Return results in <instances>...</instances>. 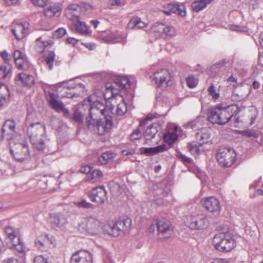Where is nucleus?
<instances>
[{
	"instance_id": "63",
	"label": "nucleus",
	"mask_w": 263,
	"mask_h": 263,
	"mask_svg": "<svg viewBox=\"0 0 263 263\" xmlns=\"http://www.w3.org/2000/svg\"><path fill=\"white\" fill-rule=\"evenodd\" d=\"M26 55L22 52L21 51L18 50H16L13 53V58L14 61H15L16 60L21 58L22 57H23L25 56Z\"/></svg>"
},
{
	"instance_id": "27",
	"label": "nucleus",
	"mask_w": 263,
	"mask_h": 263,
	"mask_svg": "<svg viewBox=\"0 0 263 263\" xmlns=\"http://www.w3.org/2000/svg\"><path fill=\"white\" fill-rule=\"evenodd\" d=\"M102 40L107 43H116L123 41V37L120 36L119 34L111 33L101 37Z\"/></svg>"
},
{
	"instance_id": "33",
	"label": "nucleus",
	"mask_w": 263,
	"mask_h": 263,
	"mask_svg": "<svg viewBox=\"0 0 263 263\" xmlns=\"http://www.w3.org/2000/svg\"><path fill=\"white\" fill-rule=\"evenodd\" d=\"M61 9L57 4H50L44 10L45 15L49 17H51L57 15L59 13Z\"/></svg>"
},
{
	"instance_id": "6",
	"label": "nucleus",
	"mask_w": 263,
	"mask_h": 263,
	"mask_svg": "<svg viewBox=\"0 0 263 263\" xmlns=\"http://www.w3.org/2000/svg\"><path fill=\"white\" fill-rule=\"evenodd\" d=\"M172 76L167 69H160L153 73L151 77L152 81L158 87L163 89L172 85Z\"/></svg>"
},
{
	"instance_id": "3",
	"label": "nucleus",
	"mask_w": 263,
	"mask_h": 263,
	"mask_svg": "<svg viewBox=\"0 0 263 263\" xmlns=\"http://www.w3.org/2000/svg\"><path fill=\"white\" fill-rule=\"evenodd\" d=\"M111 87L110 84H105L106 90L103 95L106 100L107 106H109V109L112 114L122 116L127 111L126 104L123 96L121 94H118V90Z\"/></svg>"
},
{
	"instance_id": "61",
	"label": "nucleus",
	"mask_w": 263,
	"mask_h": 263,
	"mask_svg": "<svg viewBox=\"0 0 263 263\" xmlns=\"http://www.w3.org/2000/svg\"><path fill=\"white\" fill-rule=\"evenodd\" d=\"M140 151L142 154H145L147 156L154 155L153 147H142Z\"/></svg>"
},
{
	"instance_id": "14",
	"label": "nucleus",
	"mask_w": 263,
	"mask_h": 263,
	"mask_svg": "<svg viewBox=\"0 0 263 263\" xmlns=\"http://www.w3.org/2000/svg\"><path fill=\"white\" fill-rule=\"evenodd\" d=\"M163 12L167 15H171L173 13L178 15L184 16L186 14L185 8L184 5L168 3L164 4L163 7Z\"/></svg>"
},
{
	"instance_id": "13",
	"label": "nucleus",
	"mask_w": 263,
	"mask_h": 263,
	"mask_svg": "<svg viewBox=\"0 0 263 263\" xmlns=\"http://www.w3.org/2000/svg\"><path fill=\"white\" fill-rule=\"evenodd\" d=\"M103 116L104 119L99 118L95 133L99 135H104L105 133L109 132L113 125L111 116L106 115L105 114Z\"/></svg>"
},
{
	"instance_id": "12",
	"label": "nucleus",
	"mask_w": 263,
	"mask_h": 263,
	"mask_svg": "<svg viewBox=\"0 0 263 263\" xmlns=\"http://www.w3.org/2000/svg\"><path fill=\"white\" fill-rule=\"evenodd\" d=\"M85 223V229L86 234L90 235H94L98 234L101 226V223L98 219L92 217H86L83 220Z\"/></svg>"
},
{
	"instance_id": "38",
	"label": "nucleus",
	"mask_w": 263,
	"mask_h": 263,
	"mask_svg": "<svg viewBox=\"0 0 263 263\" xmlns=\"http://www.w3.org/2000/svg\"><path fill=\"white\" fill-rule=\"evenodd\" d=\"M35 243L40 249L44 250L48 243V239L47 236H40L36 239Z\"/></svg>"
},
{
	"instance_id": "36",
	"label": "nucleus",
	"mask_w": 263,
	"mask_h": 263,
	"mask_svg": "<svg viewBox=\"0 0 263 263\" xmlns=\"http://www.w3.org/2000/svg\"><path fill=\"white\" fill-rule=\"evenodd\" d=\"M14 62L16 67L19 69L25 70L29 67L30 64L26 55L16 60Z\"/></svg>"
},
{
	"instance_id": "5",
	"label": "nucleus",
	"mask_w": 263,
	"mask_h": 263,
	"mask_svg": "<svg viewBox=\"0 0 263 263\" xmlns=\"http://www.w3.org/2000/svg\"><path fill=\"white\" fill-rule=\"evenodd\" d=\"M213 243L215 249L222 252L231 251L235 246L233 236L229 232L220 233L215 235Z\"/></svg>"
},
{
	"instance_id": "41",
	"label": "nucleus",
	"mask_w": 263,
	"mask_h": 263,
	"mask_svg": "<svg viewBox=\"0 0 263 263\" xmlns=\"http://www.w3.org/2000/svg\"><path fill=\"white\" fill-rule=\"evenodd\" d=\"M47 43L42 40V38H39L36 40V44L35 46V50L39 53L42 52L47 46Z\"/></svg>"
},
{
	"instance_id": "57",
	"label": "nucleus",
	"mask_w": 263,
	"mask_h": 263,
	"mask_svg": "<svg viewBox=\"0 0 263 263\" xmlns=\"http://www.w3.org/2000/svg\"><path fill=\"white\" fill-rule=\"evenodd\" d=\"M118 221L119 222H121V224H122V229H123V230H124L125 228H129L132 224V220L131 219L128 218L124 219L123 220H118Z\"/></svg>"
},
{
	"instance_id": "23",
	"label": "nucleus",
	"mask_w": 263,
	"mask_h": 263,
	"mask_svg": "<svg viewBox=\"0 0 263 263\" xmlns=\"http://www.w3.org/2000/svg\"><path fill=\"white\" fill-rule=\"evenodd\" d=\"M153 117L148 116L141 121L139 127L136 129L130 135V140L133 141L140 139L142 136V134L140 128L146 124L148 121H151Z\"/></svg>"
},
{
	"instance_id": "59",
	"label": "nucleus",
	"mask_w": 263,
	"mask_h": 263,
	"mask_svg": "<svg viewBox=\"0 0 263 263\" xmlns=\"http://www.w3.org/2000/svg\"><path fill=\"white\" fill-rule=\"evenodd\" d=\"M153 148V154L155 155L164 152L166 149V146L164 144H162L156 147H154Z\"/></svg>"
},
{
	"instance_id": "15",
	"label": "nucleus",
	"mask_w": 263,
	"mask_h": 263,
	"mask_svg": "<svg viewBox=\"0 0 263 263\" xmlns=\"http://www.w3.org/2000/svg\"><path fill=\"white\" fill-rule=\"evenodd\" d=\"M203 204L208 211L213 213L215 215L219 214L221 209L220 202L216 198L210 197L205 198Z\"/></svg>"
},
{
	"instance_id": "11",
	"label": "nucleus",
	"mask_w": 263,
	"mask_h": 263,
	"mask_svg": "<svg viewBox=\"0 0 263 263\" xmlns=\"http://www.w3.org/2000/svg\"><path fill=\"white\" fill-rule=\"evenodd\" d=\"M91 200L97 204H102L107 199V191L104 186H97L87 193Z\"/></svg>"
},
{
	"instance_id": "40",
	"label": "nucleus",
	"mask_w": 263,
	"mask_h": 263,
	"mask_svg": "<svg viewBox=\"0 0 263 263\" xmlns=\"http://www.w3.org/2000/svg\"><path fill=\"white\" fill-rule=\"evenodd\" d=\"M55 54L54 52L50 51L47 56L45 58V61L50 70L53 69V63L55 59Z\"/></svg>"
},
{
	"instance_id": "8",
	"label": "nucleus",
	"mask_w": 263,
	"mask_h": 263,
	"mask_svg": "<svg viewBox=\"0 0 263 263\" xmlns=\"http://www.w3.org/2000/svg\"><path fill=\"white\" fill-rule=\"evenodd\" d=\"M10 152L18 162H26L30 159L28 145L26 142L15 144L13 148H10Z\"/></svg>"
},
{
	"instance_id": "17",
	"label": "nucleus",
	"mask_w": 263,
	"mask_h": 263,
	"mask_svg": "<svg viewBox=\"0 0 263 263\" xmlns=\"http://www.w3.org/2000/svg\"><path fill=\"white\" fill-rule=\"evenodd\" d=\"M106 84H110L111 88L117 89L118 94H120V91L122 90H126L130 86V81L128 78L125 77H121L116 79L114 83L108 82Z\"/></svg>"
},
{
	"instance_id": "30",
	"label": "nucleus",
	"mask_w": 263,
	"mask_h": 263,
	"mask_svg": "<svg viewBox=\"0 0 263 263\" xmlns=\"http://www.w3.org/2000/svg\"><path fill=\"white\" fill-rule=\"evenodd\" d=\"M61 215L60 213H53L50 214L49 221L51 226L53 229L60 228L61 224L63 220L61 219Z\"/></svg>"
},
{
	"instance_id": "44",
	"label": "nucleus",
	"mask_w": 263,
	"mask_h": 263,
	"mask_svg": "<svg viewBox=\"0 0 263 263\" xmlns=\"http://www.w3.org/2000/svg\"><path fill=\"white\" fill-rule=\"evenodd\" d=\"M4 124L5 125V127H7L10 131V135H13L15 129V123L14 121L11 120H8L5 122Z\"/></svg>"
},
{
	"instance_id": "2",
	"label": "nucleus",
	"mask_w": 263,
	"mask_h": 263,
	"mask_svg": "<svg viewBox=\"0 0 263 263\" xmlns=\"http://www.w3.org/2000/svg\"><path fill=\"white\" fill-rule=\"evenodd\" d=\"M240 111L237 104L224 106L219 104L209 110L208 120L212 124L224 125Z\"/></svg>"
},
{
	"instance_id": "22",
	"label": "nucleus",
	"mask_w": 263,
	"mask_h": 263,
	"mask_svg": "<svg viewBox=\"0 0 263 263\" xmlns=\"http://www.w3.org/2000/svg\"><path fill=\"white\" fill-rule=\"evenodd\" d=\"M210 136L209 130L206 128H201L196 134V138L198 141V143L202 145L208 142Z\"/></svg>"
},
{
	"instance_id": "55",
	"label": "nucleus",
	"mask_w": 263,
	"mask_h": 263,
	"mask_svg": "<svg viewBox=\"0 0 263 263\" xmlns=\"http://www.w3.org/2000/svg\"><path fill=\"white\" fill-rule=\"evenodd\" d=\"M81 250L78 251L73 253L71 257V263H81V257L79 256Z\"/></svg>"
},
{
	"instance_id": "39",
	"label": "nucleus",
	"mask_w": 263,
	"mask_h": 263,
	"mask_svg": "<svg viewBox=\"0 0 263 263\" xmlns=\"http://www.w3.org/2000/svg\"><path fill=\"white\" fill-rule=\"evenodd\" d=\"M5 233L7 235L8 238L12 242L14 241V239H17L20 238L16 235L15 230L10 226H6L5 228Z\"/></svg>"
},
{
	"instance_id": "45",
	"label": "nucleus",
	"mask_w": 263,
	"mask_h": 263,
	"mask_svg": "<svg viewBox=\"0 0 263 263\" xmlns=\"http://www.w3.org/2000/svg\"><path fill=\"white\" fill-rule=\"evenodd\" d=\"M176 157L185 164H191L193 161L191 158L182 154L180 152H177Z\"/></svg>"
},
{
	"instance_id": "46",
	"label": "nucleus",
	"mask_w": 263,
	"mask_h": 263,
	"mask_svg": "<svg viewBox=\"0 0 263 263\" xmlns=\"http://www.w3.org/2000/svg\"><path fill=\"white\" fill-rule=\"evenodd\" d=\"M187 86L190 88H194L198 84V80L193 76H189L186 79Z\"/></svg>"
},
{
	"instance_id": "1",
	"label": "nucleus",
	"mask_w": 263,
	"mask_h": 263,
	"mask_svg": "<svg viewBox=\"0 0 263 263\" xmlns=\"http://www.w3.org/2000/svg\"><path fill=\"white\" fill-rule=\"evenodd\" d=\"M83 108H88L89 115L86 117L85 124L87 129L93 133L96 132V127L100 115H105V108L103 103L97 99L95 94L90 95L87 99L83 100Z\"/></svg>"
},
{
	"instance_id": "34",
	"label": "nucleus",
	"mask_w": 263,
	"mask_h": 263,
	"mask_svg": "<svg viewBox=\"0 0 263 263\" xmlns=\"http://www.w3.org/2000/svg\"><path fill=\"white\" fill-rule=\"evenodd\" d=\"M146 24L141 21L138 17H133L128 23V27L133 29L143 28L146 26Z\"/></svg>"
},
{
	"instance_id": "32",
	"label": "nucleus",
	"mask_w": 263,
	"mask_h": 263,
	"mask_svg": "<svg viewBox=\"0 0 263 263\" xmlns=\"http://www.w3.org/2000/svg\"><path fill=\"white\" fill-rule=\"evenodd\" d=\"M212 0H196L192 4V8L194 11L199 12L205 8L207 5Z\"/></svg>"
},
{
	"instance_id": "49",
	"label": "nucleus",
	"mask_w": 263,
	"mask_h": 263,
	"mask_svg": "<svg viewBox=\"0 0 263 263\" xmlns=\"http://www.w3.org/2000/svg\"><path fill=\"white\" fill-rule=\"evenodd\" d=\"M235 89L239 91L240 94L245 95V98H246L250 93L251 88L249 86L245 85L236 88Z\"/></svg>"
},
{
	"instance_id": "31",
	"label": "nucleus",
	"mask_w": 263,
	"mask_h": 263,
	"mask_svg": "<svg viewBox=\"0 0 263 263\" xmlns=\"http://www.w3.org/2000/svg\"><path fill=\"white\" fill-rule=\"evenodd\" d=\"M202 145L200 143H196L195 142H191L187 144V148L191 154L194 156H198L203 151L202 147Z\"/></svg>"
},
{
	"instance_id": "64",
	"label": "nucleus",
	"mask_w": 263,
	"mask_h": 263,
	"mask_svg": "<svg viewBox=\"0 0 263 263\" xmlns=\"http://www.w3.org/2000/svg\"><path fill=\"white\" fill-rule=\"evenodd\" d=\"M261 83L260 80H259V77H258L256 79H255L252 82V87L254 89H258L261 85Z\"/></svg>"
},
{
	"instance_id": "28",
	"label": "nucleus",
	"mask_w": 263,
	"mask_h": 263,
	"mask_svg": "<svg viewBox=\"0 0 263 263\" xmlns=\"http://www.w3.org/2000/svg\"><path fill=\"white\" fill-rule=\"evenodd\" d=\"M116 154L112 152L109 151L103 153L100 157H99L98 161L101 164H106L113 161L116 157Z\"/></svg>"
},
{
	"instance_id": "29",
	"label": "nucleus",
	"mask_w": 263,
	"mask_h": 263,
	"mask_svg": "<svg viewBox=\"0 0 263 263\" xmlns=\"http://www.w3.org/2000/svg\"><path fill=\"white\" fill-rule=\"evenodd\" d=\"M180 128L177 126L174 127L173 131L170 132H168L163 136V140L165 142H167L169 144H171L174 143L178 138V135L176 132L180 130Z\"/></svg>"
},
{
	"instance_id": "60",
	"label": "nucleus",
	"mask_w": 263,
	"mask_h": 263,
	"mask_svg": "<svg viewBox=\"0 0 263 263\" xmlns=\"http://www.w3.org/2000/svg\"><path fill=\"white\" fill-rule=\"evenodd\" d=\"M30 1L34 5L43 7L47 5L48 0H30Z\"/></svg>"
},
{
	"instance_id": "18",
	"label": "nucleus",
	"mask_w": 263,
	"mask_h": 263,
	"mask_svg": "<svg viewBox=\"0 0 263 263\" xmlns=\"http://www.w3.org/2000/svg\"><path fill=\"white\" fill-rule=\"evenodd\" d=\"M81 7L72 4L69 5L65 10V14L69 20H74L79 18L81 15Z\"/></svg>"
},
{
	"instance_id": "25",
	"label": "nucleus",
	"mask_w": 263,
	"mask_h": 263,
	"mask_svg": "<svg viewBox=\"0 0 263 263\" xmlns=\"http://www.w3.org/2000/svg\"><path fill=\"white\" fill-rule=\"evenodd\" d=\"M159 125L156 123H153L149 126L144 133V136L146 140H151L154 138L158 132Z\"/></svg>"
},
{
	"instance_id": "20",
	"label": "nucleus",
	"mask_w": 263,
	"mask_h": 263,
	"mask_svg": "<svg viewBox=\"0 0 263 263\" xmlns=\"http://www.w3.org/2000/svg\"><path fill=\"white\" fill-rule=\"evenodd\" d=\"M48 102L52 108L58 112L62 111H68L67 109L65 108L64 104L55 98V95L53 93H49Z\"/></svg>"
},
{
	"instance_id": "42",
	"label": "nucleus",
	"mask_w": 263,
	"mask_h": 263,
	"mask_svg": "<svg viewBox=\"0 0 263 263\" xmlns=\"http://www.w3.org/2000/svg\"><path fill=\"white\" fill-rule=\"evenodd\" d=\"M164 28L163 31V34L169 37H172L175 35L176 30L174 27L164 24Z\"/></svg>"
},
{
	"instance_id": "50",
	"label": "nucleus",
	"mask_w": 263,
	"mask_h": 263,
	"mask_svg": "<svg viewBox=\"0 0 263 263\" xmlns=\"http://www.w3.org/2000/svg\"><path fill=\"white\" fill-rule=\"evenodd\" d=\"M164 24L161 23H156L152 26V30L155 32L159 33H162L164 30Z\"/></svg>"
},
{
	"instance_id": "19",
	"label": "nucleus",
	"mask_w": 263,
	"mask_h": 263,
	"mask_svg": "<svg viewBox=\"0 0 263 263\" xmlns=\"http://www.w3.org/2000/svg\"><path fill=\"white\" fill-rule=\"evenodd\" d=\"M12 31L17 40H20L28 33V27L27 24H18L12 29Z\"/></svg>"
},
{
	"instance_id": "43",
	"label": "nucleus",
	"mask_w": 263,
	"mask_h": 263,
	"mask_svg": "<svg viewBox=\"0 0 263 263\" xmlns=\"http://www.w3.org/2000/svg\"><path fill=\"white\" fill-rule=\"evenodd\" d=\"M228 27L230 30L238 32H247L248 31V29L247 28V27L244 26H239L232 24L229 25Z\"/></svg>"
},
{
	"instance_id": "62",
	"label": "nucleus",
	"mask_w": 263,
	"mask_h": 263,
	"mask_svg": "<svg viewBox=\"0 0 263 263\" xmlns=\"http://www.w3.org/2000/svg\"><path fill=\"white\" fill-rule=\"evenodd\" d=\"M33 263H48V261L43 255H39L34 257Z\"/></svg>"
},
{
	"instance_id": "24",
	"label": "nucleus",
	"mask_w": 263,
	"mask_h": 263,
	"mask_svg": "<svg viewBox=\"0 0 263 263\" xmlns=\"http://www.w3.org/2000/svg\"><path fill=\"white\" fill-rule=\"evenodd\" d=\"M10 92L6 85L0 84V109L7 103Z\"/></svg>"
},
{
	"instance_id": "58",
	"label": "nucleus",
	"mask_w": 263,
	"mask_h": 263,
	"mask_svg": "<svg viewBox=\"0 0 263 263\" xmlns=\"http://www.w3.org/2000/svg\"><path fill=\"white\" fill-rule=\"evenodd\" d=\"M75 121L81 122L82 121V115L81 111L78 109H76L73 117Z\"/></svg>"
},
{
	"instance_id": "4",
	"label": "nucleus",
	"mask_w": 263,
	"mask_h": 263,
	"mask_svg": "<svg viewBox=\"0 0 263 263\" xmlns=\"http://www.w3.org/2000/svg\"><path fill=\"white\" fill-rule=\"evenodd\" d=\"M27 134L34 148L39 151L45 149V126L44 124L40 122L31 124L28 127Z\"/></svg>"
},
{
	"instance_id": "51",
	"label": "nucleus",
	"mask_w": 263,
	"mask_h": 263,
	"mask_svg": "<svg viewBox=\"0 0 263 263\" xmlns=\"http://www.w3.org/2000/svg\"><path fill=\"white\" fill-rule=\"evenodd\" d=\"M72 29L82 34V23L78 20L71 25Z\"/></svg>"
},
{
	"instance_id": "9",
	"label": "nucleus",
	"mask_w": 263,
	"mask_h": 263,
	"mask_svg": "<svg viewBox=\"0 0 263 263\" xmlns=\"http://www.w3.org/2000/svg\"><path fill=\"white\" fill-rule=\"evenodd\" d=\"M209 220L203 214L191 215L187 219L186 226L192 230H203L209 226Z\"/></svg>"
},
{
	"instance_id": "47",
	"label": "nucleus",
	"mask_w": 263,
	"mask_h": 263,
	"mask_svg": "<svg viewBox=\"0 0 263 263\" xmlns=\"http://www.w3.org/2000/svg\"><path fill=\"white\" fill-rule=\"evenodd\" d=\"M209 95L211 96L212 99L216 100L219 98V93L216 92L215 87L213 84H211L208 89Z\"/></svg>"
},
{
	"instance_id": "16",
	"label": "nucleus",
	"mask_w": 263,
	"mask_h": 263,
	"mask_svg": "<svg viewBox=\"0 0 263 263\" xmlns=\"http://www.w3.org/2000/svg\"><path fill=\"white\" fill-rule=\"evenodd\" d=\"M122 224L121 222H112L111 223H106L102 228L104 232L114 237H117L123 231Z\"/></svg>"
},
{
	"instance_id": "26",
	"label": "nucleus",
	"mask_w": 263,
	"mask_h": 263,
	"mask_svg": "<svg viewBox=\"0 0 263 263\" xmlns=\"http://www.w3.org/2000/svg\"><path fill=\"white\" fill-rule=\"evenodd\" d=\"M15 80L17 81H20L22 84L25 86H30L33 84L34 79L31 75L21 73L16 78Z\"/></svg>"
},
{
	"instance_id": "7",
	"label": "nucleus",
	"mask_w": 263,
	"mask_h": 263,
	"mask_svg": "<svg viewBox=\"0 0 263 263\" xmlns=\"http://www.w3.org/2000/svg\"><path fill=\"white\" fill-rule=\"evenodd\" d=\"M217 161L223 167L231 166L236 161V154L231 147H220L216 155Z\"/></svg>"
},
{
	"instance_id": "52",
	"label": "nucleus",
	"mask_w": 263,
	"mask_h": 263,
	"mask_svg": "<svg viewBox=\"0 0 263 263\" xmlns=\"http://www.w3.org/2000/svg\"><path fill=\"white\" fill-rule=\"evenodd\" d=\"M247 116L250 119V124L252 125L254 123L255 120L256 119V110L255 109L249 110L247 113Z\"/></svg>"
},
{
	"instance_id": "35",
	"label": "nucleus",
	"mask_w": 263,
	"mask_h": 263,
	"mask_svg": "<svg viewBox=\"0 0 263 263\" xmlns=\"http://www.w3.org/2000/svg\"><path fill=\"white\" fill-rule=\"evenodd\" d=\"M12 246L11 248L17 251L21 256H23L25 254L24 246L20 238H17L16 241L12 242Z\"/></svg>"
},
{
	"instance_id": "54",
	"label": "nucleus",
	"mask_w": 263,
	"mask_h": 263,
	"mask_svg": "<svg viewBox=\"0 0 263 263\" xmlns=\"http://www.w3.org/2000/svg\"><path fill=\"white\" fill-rule=\"evenodd\" d=\"M198 123V120L195 119L194 120L190 121L186 123H185L183 126L184 128L186 129H194L197 127Z\"/></svg>"
},
{
	"instance_id": "53",
	"label": "nucleus",
	"mask_w": 263,
	"mask_h": 263,
	"mask_svg": "<svg viewBox=\"0 0 263 263\" xmlns=\"http://www.w3.org/2000/svg\"><path fill=\"white\" fill-rule=\"evenodd\" d=\"M66 33V30L63 28H60L53 33L54 39H59L63 37Z\"/></svg>"
},
{
	"instance_id": "37",
	"label": "nucleus",
	"mask_w": 263,
	"mask_h": 263,
	"mask_svg": "<svg viewBox=\"0 0 263 263\" xmlns=\"http://www.w3.org/2000/svg\"><path fill=\"white\" fill-rule=\"evenodd\" d=\"M12 75V68L9 65L7 67L5 66H0V79H9Z\"/></svg>"
},
{
	"instance_id": "10",
	"label": "nucleus",
	"mask_w": 263,
	"mask_h": 263,
	"mask_svg": "<svg viewBox=\"0 0 263 263\" xmlns=\"http://www.w3.org/2000/svg\"><path fill=\"white\" fill-rule=\"evenodd\" d=\"M155 223L157 226L158 235L160 239H164L170 236L172 229L169 220L164 218H160L155 219Z\"/></svg>"
},
{
	"instance_id": "21",
	"label": "nucleus",
	"mask_w": 263,
	"mask_h": 263,
	"mask_svg": "<svg viewBox=\"0 0 263 263\" xmlns=\"http://www.w3.org/2000/svg\"><path fill=\"white\" fill-rule=\"evenodd\" d=\"M83 174H86L85 180L88 181L102 176V173L101 171L92 170V168L88 166H83Z\"/></svg>"
},
{
	"instance_id": "48",
	"label": "nucleus",
	"mask_w": 263,
	"mask_h": 263,
	"mask_svg": "<svg viewBox=\"0 0 263 263\" xmlns=\"http://www.w3.org/2000/svg\"><path fill=\"white\" fill-rule=\"evenodd\" d=\"M232 98L235 101H240L245 99V95L240 94L239 91L234 89L232 94Z\"/></svg>"
},
{
	"instance_id": "56",
	"label": "nucleus",
	"mask_w": 263,
	"mask_h": 263,
	"mask_svg": "<svg viewBox=\"0 0 263 263\" xmlns=\"http://www.w3.org/2000/svg\"><path fill=\"white\" fill-rule=\"evenodd\" d=\"M84 257L85 258V260H83V263H92V254L87 250H83Z\"/></svg>"
}]
</instances>
